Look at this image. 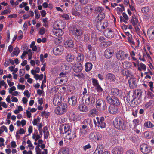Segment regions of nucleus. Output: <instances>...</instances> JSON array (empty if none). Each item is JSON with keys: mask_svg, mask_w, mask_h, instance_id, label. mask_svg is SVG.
I'll return each instance as SVG.
<instances>
[{"mask_svg": "<svg viewBox=\"0 0 154 154\" xmlns=\"http://www.w3.org/2000/svg\"><path fill=\"white\" fill-rule=\"evenodd\" d=\"M127 122L124 116L120 115L117 116L113 121L115 127L119 130H124L127 126Z\"/></svg>", "mask_w": 154, "mask_h": 154, "instance_id": "nucleus-1", "label": "nucleus"}, {"mask_svg": "<svg viewBox=\"0 0 154 154\" xmlns=\"http://www.w3.org/2000/svg\"><path fill=\"white\" fill-rule=\"evenodd\" d=\"M72 34L78 41L82 39L81 36L83 35V31L82 28L78 26H74L72 30Z\"/></svg>", "mask_w": 154, "mask_h": 154, "instance_id": "nucleus-2", "label": "nucleus"}, {"mask_svg": "<svg viewBox=\"0 0 154 154\" xmlns=\"http://www.w3.org/2000/svg\"><path fill=\"white\" fill-rule=\"evenodd\" d=\"M107 103L110 105L120 106L121 103L117 97L113 96L108 95L106 98Z\"/></svg>", "mask_w": 154, "mask_h": 154, "instance_id": "nucleus-3", "label": "nucleus"}, {"mask_svg": "<svg viewBox=\"0 0 154 154\" xmlns=\"http://www.w3.org/2000/svg\"><path fill=\"white\" fill-rule=\"evenodd\" d=\"M95 94L93 93H88L85 95V103L87 105H92L96 101Z\"/></svg>", "mask_w": 154, "mask_h": 154, "instance_id": "nucleus-4", "label": "nucleus"}, {"mask_svg": "<svg viewBox=\"0 0 154 154\" xmlns=\"http://www.w3.org/2000/svg\"><path fill=\"white\" fill-rule=\"evenodd\" d=\"M67 105L66 103H63L57 107L54 110L55 114L61 115L64 114L67 110Z\"/></svg>", "mask_w": 154, "mask_h": 154, "instance_id": "nucleus-5", "label": "nucleus"}, {"mask_svg": "<svg viewBox=\"0 0 154 154\" xmlns=\"http://www.w3.org/2000/svg\"><path fill=\"white\" fill-rule=\"evenodd\" d=\"M118 63V60L114 58L107 60L105 62L104 67L107 70L114 67L115 65Z\"/></svg>", "mask_w": 154, "mask_h": 154, "instance_id": "nucleus-6", "label": "nucleus"}, {"mask_svg": "<svg viewBox=\"0 0 154 154\" xmlns=\"http://www.w3.org/2000/svg\"><path fill=\"white\" fill-rule=\"evenodd\" d=\"M116 57L117 60L121 61L125 60L128 58L129 59L130 58L128 54L122 50L117 51L116 54Z\"/></svg>", "mask_w": 154, "mask_h": 154, "instance_id": "nucleus-7", "label": "nucleus"}, {"mask_svg": "<svg viewBox=\"0 0 154 154\" xmlns=\"http://www.w3.org/2000/svg\"><path fill=\"white\" fill-rule=\"evenodd\" d=\"M102 137L101 134L99 132L94 131L91 132L88 135L89 139L92 141H98L101 140Z\"/></svg>", "mask_w": 154, "mask_h": 154, "instance_id": "nucleus-8", "label": "nucleus"}, {"mask_svg": "<svg viewBox=\"0 0 154 154\" xmlns=\"http://www.w3.org/2000/svg\"><path fill=\"white\" fill-rule=\"evenodd\" d=\"M120 106L110 105L108 109L109 112L111 114L116 115L118 114L120 112L119 107Z\"/></svg>", "mask_w": 154, "mask_h": 154, "instance_id": "nucleus-9", "label": "nucleus"}, {"mask_svg": "<svg viewBox=\"0 0 154 154\" xmlns=\"http://www.w3.org/2000/svg\"><path fill=\"white\" fill-rule=\"evenodd\" d=\"M96 106L98 110L102 111L105 110L106 107V103L103 100L99 99L96 102Z\"/></svg>", "mask_w": 154, "mask_h": 154, "instance_id": "nucleus-10", "label": "nucleus"}, {"mask_svg": "<svg viewBox=\"0 0 154 154\" xmlns=\"http://www.w3.org/2000/svg\"><path fill=\"white\" fill-rule=\"evenodd\" d=\"M136 94L130 91L128 93L126 96V101L128 103L131 102L132 104H136L135 100L137 99L136 98Z\"/></svg>", "mask_w": 154, "mask_h": 154, "instance_id": "nucleus-11", "label": "nucleus"}, {"mask_svg": "<svg viewBox=\"0 0 154 154\" xmlns=\"http://www.w3.org/2000/svg\"><path fill=\"white\" fill-rule=\"evenodd\" d=\"M140 148L142 152L144 154H149L150 153L152 149L150 146L145 143L141 145Z\"/></svg>", "mask_w": 154, "mask_h": 154, "instance_id": "nucleus-12", "label": "nucleus"}, {"mask_svg": "<svg viewBox=\"0 0 154 154\" xmlns=\"http://www.w3.org/2000/svg\"><path fill=\"white\" fill-rule=\"evenodd\" d=\"M96 25V27L98 30L99 31H102L108 25V23L107 20H105L103 24H101L100 22H97Z\"/></svg>", "mask_w": 154, "mask_h": 154, "instance_id": "nucleus-13", "label": "nucleus"}, {"mask_svg": "<svg viewBox=\"0 0 154 154\" xmlns=\"http://www.w3.org/2000/svg\"><path fill=\"white\" fill-rule=\"evenodd\" d=\"M96 119L98 122V127L101 128L106 127V124L105 122V119L103 117H97Z\"/></svg>", "mask_w": 154, "mask_h": 154, "instance_id": "nucleus-14", "label": "nucleus"}, {"mask_svg": "<svg viewBox=\"0 0 154 154\" xmlns=\"http://www.w3.org/2000/svg\"><path fill=\"white\" fill-rule=\"evenodd\" d=\"M64 50L63 47L61 45H58L54 48L53 52L54 54L55 55H61Z\"/></svg>", "mask_w": 154, "mask_h": 154, "instance_id": "nucleus-15", "label": "nucleus"}, {"mask_svg": "<svg viewBox=\"0 0 154 154\" xmlns=\"http://www.w3.org/2000/svg\"><path fill=\"white\" fill-rule=\"evenodd\" d=\"M112 154H122L123 152V148L121 146H117L112 148Z\"/></svg>", "mask_w": 154, "mask_h": 154, "instance_id": "nucleus-16", "label": "nucleus"}, {"mask_svg": "<svg viewBox=\"0 0 154 154\" xmlns=\"http://www.w3.org/2000/svg\"><path fill=\"white\" fill-rule=\"evenodd\" d=\"M104 33L105 36L109 38H112L115 35L114 32L112 31V29L109 28H107L105 31Z\"/></svg>", "mask_w": 154, "mask_h": 154, "instance_id": "nucleus-17", "label": "nucleus"}, {"mask_svg": "<svg viewBox=\"0 0 154 154\" xmlns=\"http://www.w3.org/2000/svg\"><path fill=\"white\" fill-rule=\"evenodd\" d=\"M113 53L112 49L110 48H108L105 50L104 56L107 59H110L113 56Z\"/></svg>", "mask_w": 154, "mask_h": 154, "instance_id": "nucleus-18", "label": "nucleus"}, {"mask_svg": "<svg viewBox=\"0 0 154 154\" xmlns=\"http://www.w3.org/2000/svg\"><path fill=\"white\" fill-rule=\"evenodd\" d=\"M68 100L69 105L75 106L77 104V98L75 95H72L68 98Z\"/></svg>", "mask_w": 154, "mask_h": 154, "instance_id": "nucleus-19", "label": "nucleus"}, {"mask_svg": "<svg viewBox=\"0 0 154 154\" xmlns=\"http://www.w3.org/2000/svg\"><path fill=\"white\" fill-rule=\"evenodd\" d=\"M106 77V80L110 82H114L116 80V76L113 73H109L107 74Z\"/></svg>", "mask_w": 154, "mask_h": 154, "instance_id": "nucleus-20", "label": "nucleus"}, {"mask_svg": "<svg viewBox=\"0 0 154 154\" xmlns=\"http://www.w3.org/2000/svg\"><path fill=\"white\" fill-rule=\"evenodd\" d=\"M147 35L150 40L154 39V26L150 27L147 31Z\"/></svg>", "mask_w": 154, "mask_h": 154, "instance_id": "nucleus-21", "label": "nucleus"}, {"mask_svg": "<svg viewBox=\"0 0 154 154\" xmlns=\"http://www.w3.org/2000/svg\"><path fill=\"white\" fill-rule=\"evenodd\" d=\"M77 136L76 131L74 130L71 131L69 132H68L66 137L67 139L70 140L72 138L73 139L75 138Z\"/></svg>", "mask_w": 154, "mask_h": 154, "instance_id": "nucleus-22", "label": "nucleus"}, {"mask_svg": "<svg viewBox=\"0 0 154 154\" xmlns=\"http://www.w3.org/2000/svg\"><path fill=\"white\" fill-rule=\"evenodd\" d=\"M70 128V126L68 125H65L62 126L61 128H59L60 133L63 134L69 132Z\"/></svg>", "mask_w": 154, "mask_h": 154, "instance_id": "nucleus-23", "label": "nucleus"}, {"mask_svg": "<svg viewBox=\"0 0 154 154\" xmlns=\"http://www.w3.org/2000/svg\"><path fill=\"white\" fill-rule=\"evenodd\" d=\"M128 83L131 88L134 89L136 88L137 86L136 79L134 78H130L128 81Z\"/></svg>", "mask_w": 154, "mask_h": 154, "instance_id": "nucleus-24", "label": "nucleus"}, {"mask_svg": "<svg viewBox=\"0 0 154 154\" xmlns=\"http://www.w3.org/2000/svg\"><path fill=\"white\" fill-rule=\"evenodd\" d=\"M93 10V7L90 4H88L84 9V12L87 14H91Z\"/></svg>", "mask_w": 154, "mask_h": 154, "instance_id": "nucleus-25", "label": "nucleus"}, {"mask_svg": "<svg viewBox=\"0 0 154 154\" xmlns=\"http://www.w3.org/2000/svg\"><path fill=\"white\" fill-rule=\"evenodd\" d=\"M88 59L91 61H95L96 59L95 50H93L90 52V54L88 57Z\"/></svg>", "mask_w": 154, "mask_h": 154, "instance_id": "nucleus-26", "label": "nucleus"}, {"mask_svg": "<svg viewBox=\"0 0 154 154\" xmlns=\"http://www.w3.org/2000/svg\"><path fill=\"white\" fill-rule=\"evenodd\" d=\"M82 69V66L80 63L76 64L74 67V72L78 73L81 72Z\"/></svg>", "mask_w": 154, "mask_h": 154, "instance_id": "nucleus-27", "label": "nucleus"}, {"mask_svg": "<svg viewBox=\"0 0 154 154\" xmlns=\"http://www.w3.org/2000/svg\"><path fill=\"white\" fill-rule=\"evenodd\" d=\"M74 76L75 77H77L78 79L80 80H84L85 79L86 76V74H83L82 73H74Z\"/></svg>", "mask_w": 154, "mask_h": 154, "instance_id": "nucleus-28", "label": "nucleus"}, {"mask_svg": "<svg viewBox=\"0 0 154 154\" xmlns=\"http://www.w3.org/2000/svg\"><path fill=\"white\" fill-rule=\"evenodd\" d=\"M131 22L133 26L140 24L137 18L134 14L133 15L132 18L131 20Z\"/></svg>", "mask_w": 154, "mask_h": 154, "instance_id": "nucleus-29", "label": "nucleus"}, {"mask_svg": "<svg viewBox=\"0 0 154 154\" xmlns=\"http://www.w3.org/2000/svg\"><path fill=\"white\" fill-rule=\"evenodd\" d=\"M64 44L66 47L69 48H73L74 45L73 41L72 40L66 41Z\"/></svg>", "mask_w": 154, "mask_h": 154, "instance_id": "nucleus-30", "label": "nucleus"}, {"mask_svg": "<svg viewBox=\"0 0 154 154\" xmlns=\"http://www.w3.org/2000/svg\"><path fill=\"white\" fill-rule=\"evenodd\" d=\"M111 92L113 96H117L121 93V91L118 88H114L111 89Z\"/></svg>", "mask_w": 154, "mask_h": 154, "instance_id": "nucleus-31", "label": "nucleus"}, {"mask_svg": "<svg viewBox=\"0 0 154 154\" xmlns=\"http://www.w3.org/2000/svg\"><path fill=\"white\" fill-rule=\"evenodd\" d=\"M58 154H69V149L66 147L62 148L59 150Z\"/></svg>", "mask_w": 154, "mask_h": 154, "instance_id": "nucleus-32", "label": "nucleus"}, {"mask_svg": "<svg viewBox=\"0 0 154 154\" xmlns=\"http://www.w3.org/2000/svg\"><path fill=\"white\" fill-rule=\"evenodd\" d=\"M78 109L80 111L86 112L88 110V108L86 105L82 104L78 106Z\"/></svg>", "mask_w": 154, "mask_h": 154, "instance_id": "nucleus-33", "label": "nucleus"}, {"mask_svg": "<svg viewBox=\"0 0 154 154\" xmlns=\"http://www.w3.org/2000/svg\"><path fill=\"white\" fill-rule=\"evenodd\" d=\"M74 57L72 54L67 53L66 57V59L67 61L69 62L72 61L74 59Z\"/></svg>", "mask_w": 154, "mask_h": 154, "instance_id": "nucleus-34", "label": "nucleus"}, {"mask_svg": "<svg viewBox=\"0 0 154 154\" xmlns=\"http://www.w3.org/2000/svg\"><path fill=\"white\" fill-rule=\"evenodd\" d=\"M154 106V101L152 100H150L149 102L146 103L145 107L146 109H151Z\"/></svg>", "mask_w": 154, "mask_h": 154, "instance_id": "nucleus-35", "label": "nucleus"}, {"mask_svg": "<svg viewBox=\"0 0 154 154\" xmlns=\"http://www.w3.org/2000/svg\"><path fill=\"white\" fill-rule=\"evenodd\" d=\"M103 150V148L102 145H99L93 154H102V151Z\"/></svg>", "mask_w": 154, "mask_h": 154, "instance_id": "nucleus-36", "label": "nucleus"}, {"mask_svg": "<svg viewBox=\"0 0 154 154\" xmlns=\"http://www.w3.org/2000/svg\"><path fill=\"white\" fill-rule=\"evenodd\" d=\"M122 65L123 68L125 69L130 68L132 66L131 63L128 61H125L122 62Z\"/></svg>", "mask_w": 154, "mask_h": 154, "instance_id": "nucleus-37", "label": "nucleus"}, {"mask_svg": "<svg viewBox=\"0 0 154 154\" xmlns=\"http://www.w3.org/2000/svg\"><path fill=\"white\" fill-rule=\"evenodd\" d=\"M54 34L56 36H60L62 35L63 34V32L61 29H56L53 31Z\"/></svg>", "mask_w": 154, "mask_h": 154, "instance_id": "nucleus-38", "label": "nucleus"}, {"mask_svg": "<svg viewBox=\"0 0 154 154\" xmlns=\"http://www.w3.org/2000/svg\"><path fill=\"white\" fill-rule=\"evenodd\" d=\"M57 80H58L60 84H64L67 80L66 76H62V77H59Z\"/></svg>", "mask_w": 154, "mask_h": 154, "instance_id": "nucleus-39", "label": "nucleus"}, {"mask_svg": "<svg viewBox=\"0 0 154 154\" xmlns=\"http://www.w3.org/2000/svg\"><path fill=\"white\" fill-rule=\"evenodd\" d=\"M92 64L91 63H86L85 65V71L86 72L90 71L92 69Z\"/></svg>", "mask_w": 154, "mask_h": 154, "instance_id": "nucleus-40", "label": "nucleus"}, {"mask_svg": "<svg viewBox=\"0 0 154 154\" xmlns=\"http://www.w3.org/2000/svg\"><path fill=\"white\" fill-rule=\"evenodd\" d=\"M144 126L148 128H152L154 127V125L151 121H147L144 124Z\"/></svg>", "mask_w": 154, "mask_h": 154, "instance_id": "nucleus-41", "label": "nucleus"}, {"mask_svg": "<svg viewBox=\"0 0 154 154\" xmlns=\"http://www.w3.org/2000/svg\"><path fill=\"white\" fill-rule=\"evenodd\" d=\"M65 26L64 25V23L62 22H60L58 24H56V27L55 26V29H60L62 30V29H64Z\"/></svg>", "mask_w": 154, "mask_h": 154, "instance_id": "nucleus-42", "label": "nucleus"}, {"mask_svg": "<svg viewBox=\"0 0 154 154\" xmlns=\"http://www.w3.org/2000/svg\"><path fill=\"white\" fill-rule=\"evenodd\" d=\"M133 93L136 94V98L137 99V97H140L143 93L142 90L140 89H137L135 91H132Z\"/></svg>", "mask_w": 154, "mask_h": 154, "instance_id": "nucleus-43", "label": "nucleus"}, {"mask_svg": "<svg viewBox=\"0 0 154 154\" xmlns=\"http://www.w3.org/2000/svg\"><path fill=\"white\" fill-rule=\"evenodd\" d=\"M60 103V100L59 97L57 96H55L53 98V103L55 106H57L59 105Z\"/></svg>", "mask_w": 154, "mask_h": 154, "instance_id": "nucleus-44", "label": "nucleus"}, {"mask_svg": "<svg viewBox=\"0 0 154 154\" xmlns=\"http://www.w3.org/2000/svg\"><path fill=\"white\" fill-rule=\"evenodd\" d=\"M122 72L123 75L126 76V78H128V77H130L131 75L130 72L127 69L125 70L122 69Z\"/></svg>", "mask_w": 154, "mask_h": 154, "instance_id": "nucleus-45", "label": "nucleus"}, {"mask_svg": "<svg viewBox=\"0 0 154 154\" xmlns=\"http://www.w3.org/2000/svg\"><path fill=\"white\" fill-rule=\"evenodd\" d=\"M137 66L138 69L139 71H141L142 70L145 71L146 69V65L142 63L138 64Z\"/></svg>", "mask_w": 154, "mask_h": 154, "instance_id": "nucleus-46", "label": "nucleus"}, {"mask_svg": "<svg viewBox=\"0 0 154 154\" xmlns=\"http://www.w3.org/2000/svg\"><path fill=\"white\" fill-rule=\"evenodd\" d=\"M150 9L149 7L146 6L143 7L141 9V11L143 13L147 14L149 12Z\"/></svg>", "mask_w": 154, "mask_h": 154, "instance_id": "nucleus-47", "label": "nucleus"}, {"mask_svg": "<svg viewBox=\"0 0 154 154\" xmlns=\"http://www.w3.org/2000/svg\"><path fill=\"white\" fill-rule=\"evenodd\" d=\"M105 17V14L103 12L99 13L98 15L97 19L98 20H97V22H101V20H103Z\"/></svg>", "mask_w": 154, "mask_h": 154, "instance_id": "nucleus-48", "label": "nucleus"}, {"mask_svg": "<svg viewBox=\"0 0 154 154\" xmlns=\"http://www.w3.org/2000/svg\"><path fill=\"white\" fill-rule=\"evenodd\" d=\"M84 58V56L83 54L82 53H79L77 57V60L78 62H82L83 61Z\"/></svg>", "mask_w": 154, "mask_h": 154, "instance_id": "nucleus-49", "label": "nucleus"}, {"mask_svg": "<svg viewBox=\"0 0 154 154\" xmlns=\"http://www.w3.org/2000/svg\"><path fill=\"white\" fill-rule=\"evenodd\" d=\"M91 42L93 44H96L97 43L99 42L98 37H91Z\"/></svg>", "mask_w": 154, "mask_h": 154, "instance_id": "nucleus-50", "label": "nucleus"}, {"mask_svg": "<svg viewBox=\"0 0 154 154\" xmlns=\"http://www.w3.org/2000/svg\"><path fill=\"white\" fill-rule=\"evenodd\" d=\"M128 39L129 42L131 45H134L135 44L134 40L133 39V36L131 35L128 37Z\"/></svg>", "mask_w": 154, "mask_h": 154, "instance_id": "nucleus-51", "label": "nucleus"}, {"mask_svg": "<svg viewBox=\"0 0 154 154\" xmlns=\"http://www.w3.org/2000/svg\"><path fill=\"white\" fill-rule=\"evenodd\" d=\"M97 112V110L95 108H94L90 112L88 115L91 116H94Z\"/></svg>", "mask_w": 154, "mask_h": 154, "instance_id": "nucleus-52", "label": "nucleus"}, {"mask_svg": "<svg viewBox=\"0 0 154 154\" xmlns=\"http://www.w3.org/2000/svg\"><path fill=\"white\" fill-rule=\"evenodd\" d=\"M79 130L80 132L79 133V135L80 136L79 137H80L81 135H86L87 134L88 131L87 130H82L81 128H80Z\"/></svg>", "mask_w": 154, "mask_h": 154, "instance_id": "nucleus-53", "label": "nucleus"}, {"mask_svg": "<svg viewBox=\"0 0 154 154\" xmlns=\"http://www.w3.org/2000/svg\"><path fill=\"white\" fill-rule=\"evenodd\" d=\"M75 9L78 11H80L82 10V8L79 4L76 3L74 5Z\"/></svg>", "mask_w": 154, "mask_h": 154, "instance_id": "nucleus-54", "label": "nucleus"}, {"mask_svg": "<svg viewBox=\"0 0 154 154\" xmlns=\"http://www.w3.org/2000/svg\"><path fill=\"white\" fill-rule=\"evenodd\" d=\"M34 77L35 78L36 80L39 79L40 80H42L43 77V74H41L39 75L38 74H35Z\"/></svg>", "mask_w": 154, "mask_h": 154, "instance_id": "nucleus-55", "label": "nucleus"}, {"mask_svg": "<svg viewBox=\"0 0 154 154\" xmlns=\"http://www.w3.org/2000/svg\"><path fill=\"white\" fill-rule=\"evenodd\" d=\"M75 9H72L71 12V14L74 16H79L80 15V14L79 12H78Z\"/></svg>", "mask_w": 154, "mask_h": 154, "instance_id": "nucleus-56", "label": "nucleus"}, {"mask_svg": "<svg viewBox=\"0 0 154 154\" xmlns=\"http://www.w3.org/2000/svg\"><path fill=\"white\" fill-rule=\"evenodd\" d=\"M103 8L100 6L97 7L95 9V11L96 12H99L100 13L103 12Z\"/></svg>", "mask_w": 154, "mask_h": 154, "instance_id": "nucleus-57", "label": "nucleus"}, {"mask_svg": "<svg viewBox=\"0 0 154 154\" xmlns=\"http://www.w3.org/2000/svg\"><path fill=\"white\" fill-rule=\"evenodd\" d=\"M89 40V37L87 33L83 34V41L86 42H88Z\"/></svg>", "mask_w": 154, "mask_h": 154, "instance_id": "nucleus-58", "label": "nucleus"}, {"mask_svg": "<svg viewBox=\"0 0 154 154\" xmlns=\"http://www.w3.org/2000/svg\"><path fill=\"white\" fill-rule=\"evenodd\" d=\"M70 118L74 121H76L78 120L77 116L74 113L71 114Z\"/></svg>", "mask_w": 154, "mask_h": 154, "instance_id": "nucleus-59", "label": "nucleus"}, {"mask_svg": "<svg viewBox=\"0 0 154 154\" xmlns=\"http://www.w3.org/2000/svg\"><path fill=\"white\" fill-rule=\"evenodd\" d=\"M92 80L93 85L94 87H95L99 85V83L97 80H96L95 78H92Z\"/></svg>", "mask_w": 154, "mask_h": 154, "instance_id": "nucleus-60", "label": "nucleus"}, {"mask_svg": "<svg viewBox=\"0 0 154 154\" xmlns=\"http://www.w3.org/2000/svg\"><path fill=\"white\" fill-rule=\"evenodd\" d=\"M91 148V146L90 144L88 143V144L85 145L82 148V149L84 151H86L87 150Z\"/></svg>", "mask_w": 154, "mask_h": 154, "instance_id": "nucleus-61", "label": "nucleus"}, {"mask_svg": "<svg viewBox=\"0 0 154 154\" xmlns=\"http://www.w3.org/2000/svg\"><path fill=\"white\" fill-rule=\"evenodd\" d=\"M14 53L15 54V56H18L20 52V49L18 47L16 46L14 49V50L13 51Z\"/></svg>", "mask_w": 154, "mask_h": 154, "instance_id": "nucleus-62", "label": "nucleus"}, {"mask_svg": "<svg viewBox=\"0 0 154 154\" xmlns=\"http://www.w3.org/2000/svg\"><path fill=\"white\" fill-rule=\"evenodd\" d=\"M125 154H136V153L134 150L129 149L126 152Z\"/></svg>", "mask_w": 154, "mask_h": 154, "instance_id": "nucleus-63", "label": "nucleus"}, {"mask_svg": "<svg viewBox=\"0 0 154 154\" xmlns=\"http://www.w3.org/2000/svg\"><path fill=\"white\" fill-rule=\"evenodd\" d=\"M138 119H134L133 121L134 127H136L139 124Z\"/></svg>", "mask_w": 154, "mask_h": 154, "instance_id": "nucleus-64", "label": "nucleus"}]
</instances>
